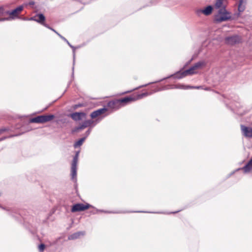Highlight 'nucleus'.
<instances>
[{"mask_svg": "<svg viewBox=\"0 0 252 252\" xmlns=\"http://www.w3.org/2000/svg\"><path fill=\"white\" fill-rule=\"evenodd\" d=\"M205 65V63L203 61H200L196 63H195L194 65L191 66L189 69H187L186 70L182 71V70H180L178 71H177L174 74L170 75L165 78H164L162 79H160L158 81H156L155 82L153 83H149L148 84L154 83H157L161 81H163L165 79L169 78L170 77H173L175 79H180L181 78H183L186 76L188 75H192L194 73H195L194 70L196 69L201 68L202 66Z\"/></svg>", "mask_w": 252, "mask_h": 252, "instance_id": "1", "label": "nucleus"}, {"mask_svg": "<svg viewBox=\"0 0 252 252\" xmlns=\"http://www.w3.org/2000/svg\"><path fill=\"white\" fill-rule=\"evenodd\" d=\"M169 88L168 86H164L162 88H158L154 90H153L152 92L148 93V92H145L143 93L140 94H138L135 96H127L125 97L124 98H122L121 99H119L120 103L121 105H122V106H123L125 104H127L129 102H131L132 101H134L135 100H137L138 99H141L145 96H147L149 95H151L152 94L154 93H156L157 92L161 91L162 90H166Z\"/></svg>", "mask_w": 252, "mask_h": 252, "instance_id": "2", "label": "nucleus"}, {"mask_svg": "<svg viewBox=\"0 0 252 252\" xmlns=\"http://www.w3.org/2000/svg\"><path fill=\"white\" fill-rule=\"evenodd\" d=\"M231 19L230 13L227 11L224 6H222L218 10V14L215 17V21L218 23L226 21Z\"/></svg>", "mask_w": 252, "mask_h": 252, "instance_id": "3", "label": "nucleus"}, {"mask_svg": "<svg viewBox=\"0 0 252 252\" xmlns=\"http://www.w3.org/2000/svg\"><path fill=\"white\" fill-rule=\"evenodd\" d=\"M55 117L53 114L48 115H40L30 119V122L32 123H45L49 122Z\"/></svg>", "mask_w": 252, "mask_h": 252, "instance_id": "4", "label": "nucleus"}, {"mask_svg": "<svg viewBox=\"0 0 252 252\" xmlns=\"http://www.w3.org/2000/svg\"><path fill=\"white\" fill-rule=\"evenodd\" d=\"M100 120H93L92 119L87 120L84 121L82 125L78 126H76L73 131L78 132L80 130L83 129L87 127L90 126V128L94 127L97 123L99 122Z\"/></svg>", "mask_w": 252, "mask_h": 252, "instance_id": "5", "label": "nucleus"}, {"mask_svg": "<svg viewBox=\"0 0 252 252\" xmlns=\"http://www.w3.org/2000/svg\"><path fill=\"white\" fill-rule=\"evenodd\" d=\"M225 42L227 44L233 45L241 43L242 42V38L238 35H234L226 37L225 38Z\"/></svg>", "mask_w": 252, "mask_h": 252, "instance_id": "6", "label": "nucleus"}, {"mask_svg": "<svg viewBox=\"0 0 252 252\" xmlns=\"http://www.w3.org/2000/svg\"><path fill=\"white\" fill-rule=\"evenodd\" d=\"M91 207V205L89 204H86L85 205L83 203H76L72 206L71 211L72 213L83 211L89 209Z\"/></svg>", "mask_w": 252, "mask_h": 252, "instance_id": "7", "label": "nucleus"}, {"mask_svg": "<svg viewBox=\"0 0 252 252\" xmlns=\"http://www.w3.org/2000/svg\"><path fill=\"white\" fill-rule=\"evenodd\" d=\"M23 5H20L12 11H7L6 13L10 16L9 17L10 19H14L16 17H18L19 12L23 10Z\"/></svg>", "mask_w": 252, "mask_h": 252, "instance_id": "8", "label": "nucleus"}, {"mask_svg": "<svg viewBox=\"0 0 252 252\" xmlns=\"http://www.w3.org/2000/svg\"><path fill=\"white\" fill-rule=\"evenodd\" d=\"M252 169V158H251V159L249 161V162L246 164L245 166H244L242 168H239L237 169H236L235 171L232 172L231 174V175L233 174L236 171H239L240 170H243L244 172V173H249L251 171V170Z\"/></svg>", "mask_w": 252, "mask_h": 252, "instance_id": "9", "label": "nucleus"}, {"mask_svg": "<svg viewBox=\"0 0 252 252\" xmlns=\"http://www.w3.org/2000/svg\"><path fill=\"white\" fill-rule=\"evenodd\" d=\"M107 106L111 109L117 110L122 107L119 99H115L110 101L107 103Z\"/></svg>", "mask_w": 252, "mask_h": 252, "instance_id": "10", "label": "nucleus"}, {"mask_svg": "<svg viewBox=\"0 0 252 252\" xmlns=\"http://www.w3.org/2000/svg\"><path fill=\"white\" fill-rule=\"evenodd\" d=\"M241 130L243 135L247 137L252 138V128L246 126L244 125L241 126Z\"/></svg>", "mask_w": 252, "mask_h": 252, "instance_id": "11", "label": "nucleus"}, {"mask_svg": "<svg viewBox=\"0 0 252 252\" xmlns=\"http://www.w3.org/2000/svg\"><path fill=\"white\" fill-rule=\"evenodd\" d=\"M212 6L208 5L207 7H206L204 9H197L196 11V13L198 15H199L201 13H203L204 15L208 16L212 13Z\"/></svg>", "mask_w": 252, "mask_h": 252, "instance_id": "12", "label": "nucleus"}, {"mask_svg": "<svg viewBox=\"0 0 252 252\" xmlns=\"http://www.w3.org/2000/svg\"><path fill=\"white\" fill-rule=\"evenodd\" d=\"M97 212H103L105 213H109V214H117V213H121L122 212H114V211H105L103 210H96ZM131 212H136V213H159V212H146V211H130V212H123V213H131Z\"/></svg>", "mask_w": 252, "mask_h": 252, "instance_id": "13", "label": "nucleus"}, {"mask_svg": "<svg viewBox=\"0 0 252 252\" xmlns=\"http://www.w3.org/2000/svg\"><path fill=\"white\" fill-rule=\"evenodd\" d=\"M86 114L84 112H74L71 114V118L74 121H77L82 119Z\"/></svg>", "mask_w": 252, "mask_h": 252, "instance_id": "14", "label": "nucleus"}, {"mask_svg": "<svg viewBox=\"0 0 252 252\" xmlns=\"http://www.w3.org/2000/svg\"><path fill=\"white\" fill-rule=\"evenodd\" d=\"M107 109L105 107H103L102 108L98 109L95 111H94L91 114V117L92 119H94L96 117L100 115L101 114L104 113L105 112L107 111Z\"/></svg>", "mask_w": 252, "mask_h": 252, "instance_id": "15", "label": "nucleus"}, {"mask_svg": "<svg viewBox=\"0 0 252 252\" xmlns=\"http://www.w3.org/2000/svg\"><path fill=\"white\" fill-rule=\"evenodd\" d=\"M62 39L64 40L65 42L67 43V44L70 47H71L73 50V66H72V77H74V64H75V47L73 46H72L69 41L64 37H62Z\"/></svg>", "mask_w": 252, "mask_h": 252, "instance_id": "16", "label": "nucleus"}, {"mask_svg": "<svg viewBox=\"0 0 252 252\" xmlns=\"http://www.w3.org/2000/svg\"><path fill=\"white\" fill-rule=\"evenodd\" d=\"M71 179L74 182L77 181V164H71Z\"/></svg>", "mask_w": 252, "mask_h": 252, "instance_id": "17", "label": "nucleus"}, {"mask_svg": "<svg viewBox=\"0 0 252 252\" xmlns=\"http://www.w3.org/2000/svg\"><path fill=\"white\" fill-rule=\"evenodd\" d=\"M176 89H203L202 86H184L183 85H177L175 87Z\"/></svg>", "mask_w": 252, "mask_h": 252, "instance_id": "18", "label": "nucleus"}, {"mask_svg": "<svg viewBox=\"0 0 252 252\" xmlns=\"http://www.w3.org/2000/svg\"><path fill=\"white\" fill-rule=\"evenodd\" d=\"M85 234L84 231H79L75 232L68 236L69 240H74L79 238L80 236H83Z\"/></svg>", "mask_w": 252, "mask_h": 252, "instance_id": "19", "label": "nucleus"}, {"mask_svg": "<svg viewBox=\"0 0 252 252\" xmlns=\"http://www.w3.org/2000/svg\"><path fill=\"white\" fill-rule=\"evenodd\" d=\"M247 0H239L238 11L240 13L243 12L246 8Z\"/></svg>", "mask_w": 252, "mask_h": 252, "instance_id": "20", "label": "nucleus"}, {"mask_svg": "<svg viewBox=\"0 0 252 252\" xmlns=\"http://www.w3.org/2000/svg\"><path fill=\"white\" fill-rule=\"evenodd\" d=\"M36 16H37V17H38V19L36 18V22L41 24V25L44 24L45 20V17L44 15L42 13H40V14H36Z\"/></svg>", "mask_w": 252, "mask_h": 252, "instance_id": "21", "label": "nucleus"}, {"mask_svg": "<svg viewBox=\"0 0 252 252\" xmlns=\"http://www.w3.org/2000/svg\"><path fill=\"white\" fill-rule=\"evenodd\" d=\"M241 105L240 104V103L238 101H236L234 104V105H232L230 107H232L231 108V110L235 113H237L239 115H241L242 113H238L237 112H236L235 111V109H238L240 107H241Z\"/></svg>", "mask_w": 252, "mask_h": 252, "instance_id": "22", "label": "nucleus"}, {"mask_svg": "<svg viewBox=\"0 0 252 252\" xmlns=\"http://www.w3.org/2000/svg\"><path fill=\"white\" fill-rule=\"evenodd\" d=\"M86 137H82L79 139L77 142H76L74 144V147L76 148L78 146H80L82 145L83 142L85 140Z\"/></svg>", "mask_w": 252, "mask_h": 252, "instance_id": "23", "label": "nucleus"}, {"mask_svg": "<svg viewBox=\"0 0 252 252\" xmlns=\"http://www.w3.org/2000/svg\"><path fill=\"white\" fill-rule=\"evenodd\" d=\"M79 152H80L79 151H77L76 152L75 155L73 157L72 164H74V165L77 164Z\"/></svg>", "mask_w": 252, "mask_h": 252, "instance_id": "24", "label": "nucleus"}, {"mask_svg": "<svg viewBox=\"0 0 252 252\" xmlns=\"http://www.w3.org/2000/svg\"><path fill=\"white\" fill-rule=\"evenodd\" d=\"M222 5V0H216V2L215 4V7L216 9H220V8H221L222 7H221Z\"/></svg>", "mask_w": 252, "mask_h": 252, "instance_id": "25", "label": "nucleus"}, {"mask_svg": "<svg viewBox=\"0 0 252 252\" xmlns=\"http://www.w3.org/2000/svg\"><path fill=\"white\" fill-rule=\"evenodd\" d=\"M45 248V245L44 244H41L38 246V250L40 252H42Z\"/></svg>", "mask_w": 252, "mask_h": 252, "instance_id": "26", "label": "nucleus"}, {"mask_svg": "<svg viewBox=\"0 0 252 252\" xmlns=\"http://www.w3.org/2000/svg\"><path fill=\"white\" fill-rule=\"evenodd\" d=\"M82 106H83V104H82V103H78L77 104L74 105L72 107H73V108L74 109H77V108H78L79 107H82Z\"/></svg>", "mask_w": 252, "mask_h": 252, "instance_id": "27", "label": "nucleus"}, {"mask_svg": "<svg viewBox=\"0 0 252 252\" xmlns=\"http://www.w3.org/2000/svg\"><path fill=\"white\" fill-rule=\"evenodd\" d=\"M92 131V128H90L88 129V130L86 131V132H85V136L84 137H86V139L87 138V137L90 135L91 132Z\"/></svg>", "mask_w": 252, "mask_h": 252, "instance_id": "28", "label": "nucleus"}, {"mask_svg": "<svg viewBox=\"0 0 252 252\" xmlns=\"http://www.w3.org/2000/svg\"><path fill=\"white\" fill-rule=\"evenodd\" d=\"M18 134H16V135H10L9 136H7V137H3L1 138H0V141H2V140H3L7 138H10V137H13V136H18Z\"/></svg>", "mask_w": 252, "mask_h": 252, "instance_id": "29", "label": "nucleus"}, {"mask_svg": "<svg viewBox=\"0 0 252 252\" xmlns=\"http://www.w3.org/2000/svg\"><path fill=\"white\" fill-rule=\"evenodd\" d=\"M8 130V128H2L0 129V134L4 131H6Z\"/></svg>", "mask_w": 252, "mask_h": 252, "instance_id": "30", "label": "nucleus"}, {"mask_svg": "<svg viewBox=\"0 0 252 252\" xmlns=\"http://www.w3.org/2000/svg\"><path fill=\"white\" fill-rule=\"evenodd\" d=\"M36 17H37V16L36 15L33 17H31L30 18H29L28 20H31V21H36Z\"/></svg>", "mask_w": 252, "mask_h": 252, "instance_id": "31", "label": "nucleus"}, {"mask_svg": "<svg viewBox=\"0 0 252 252\" xmlns=\"http://www.w3.org/2000/svg\"><path fill=\"white\" fill-rule=\"evenodd\" d=\"M10 19V17H7V18H2L0 19V21H4L5 20H9Z\"/></svg>", "mask_w": 252, "mask_h": 252, "instance_id": "32", "label": "nucleus"}, {"mask_svg": "<svg viewBox=\"0 0 252 252\" xmlns=\"http://www.w3.org/2000/svg\"><path fill=\"white\" fill-rule=\"evenodd\" d=\"M34 4H35L34 1H30L28 3H26V5H33Z\"/></svg>", "mask_w": 252, "mask_h": 252, "instance_id": "33", "label": "nucleus"}, {"mask_svg": "<svg viewBox=\"0 0 252 252\" xmlns=\"http://www.w3.org/2000/svg\"><path fill=\"white\" fill-rule=\"evenodd\" d=\"M44 27H46L47 28L50 29L51 27L47 24L44 23V24H42Z\"/></svg>", "mask_w": 252, "mask_h": 252, "instance_id": "34", "label": "nucleus"}, {"mask_svg": "<svg viewBox=\"0 0 252 252\" xmlns=\"http://www.w3.org/2000/svg\"><path fill=\"white\" fill-rule=\"evenodd\" d=\"M4 9L2 7H0V15H2L3 13Z\"/></svg>", "mask_w": 252, "mask_h": 252, "instance_id": "35", "label": "nucleus"}, {"mask_svg": "<svg viewBox=\"0 0 252 252\" xmlns=\"http://www.w3.org/2000/svg\"><path fill=\"white\" fill-rule=\"evenodd\" d=\"M148 85V84H145V85H142V86H139V87L136 88L134 89V90H136V89H138L140 88H141V87H146V86H147Z\"/></svg>", "mask_w": 252, "mask_h": 252, "instance_id": "36", "label": "nucleus"}, {"mask_svg": "<svg viewBox=\"0 0 252 252\" xmlns=\"http://www.w3.org/2000/svg\"><path fill=\"white\" fill-rule=\"evenodd\" d=\"M56 33L62 39V37H63L61 34L58 33L57 32H56Z\"/></svg>", "mask_w": 252, "mask_h": 252, "instance_id": "37", "label": "nucleus"}, {"mask_svg": "<svg viewBox=\"0 0 252 252\" xmlns=\"http://www.w3.org/2000/svg\"><path fill=\"white\" fill-rule=\"evenodd\" d=\"M51 30L53 31L54 32H55L56 33V32H57V31H56L54 29H52V28H51L50 29Z\"/></svg>", "mask_w": 252, "mask_h": 252, "instance_id": "38", "label": "nucleus"}, {"mask_svg": "<svg viewBox=\"0 0 252 252\" xmlns=\"http://www.w3.org/2000/svg\"><path fill=\"white\" fill-rule=\"evenodd\" d=\"M180 211V210L179 211H176V212H172L171 213H173V214H175V213H178Z\"/></svg>", "mask_w": 252, "mask_h": 252, "instance_id": "39", "label": "nucleus"}, {"mask_svg": "<svg viewBox=\"0 0 252 252\" xmlns=\"http://www.w3.org/2000/svg\"><path fill=\"white\" fill-rule=\"evenodd\" d=\"M204 89L205 90H208L209 88H205Z\"/></svg>", "mask_w": 252, "mask_h": 252, "instance_id": "40", "label": "nucleus"}, {"mask_svg": "<svg viewBox=\"0 0 252 252\" xmlns=\"http://www.w3.org/2000/svg\"><path fill=\"white\" fill-rule=\"evenodd\" d=\"M0 207H1V208L2 209H5V208H3V207H1L0 205Z\"/></svg>", "mask_w": 252, "mask_h": 252, "instance_id": "41", "label": "nucleus"}, {"mask_svg": "<svg viewBox=\"0 0 252 252\" xmlns=\"http://www.w3.org/2000/svg\"><path fill=\"white\" fill-rule=\"evenodd\" d=\"M10 214H11V216H14V215L12 214L11 212H10Z\"/></svg>", "mask_w": 252, "mask_h": 252, "instance_id": "42", "label": "nucleus"}]
</instances>
